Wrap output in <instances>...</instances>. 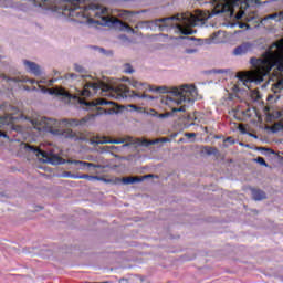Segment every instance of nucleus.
Instances as JSON below:
<instances>
[{
	"mask_svg": "<svg viewBox=\"0 0 283 283\" xmlns=\"http://www.w3.org/2000/svg\"><path fill=\"white\" fill-rule=\"evenodd\" d=\"M75 72H78L80 75L74 73H67L65 78L71 81L74 87H71L69 91L65 88L56 87L53 90H48L45 86H41L43 81H36L34 78L28 77H8L4 74H0L4 81H12L13 83H34L38 84V87L45 94H52L60 98L66 105H76V107H82V109H91L93 112L92 116H99L101 114H107V108L105 106L109 105L113 107L114 102L107 101L105 98H97L92 102H85L83 98H88L90 96H109L111 98H115L116 101H120L123 96H130L134 94L129 91L125 84H119L117 86H112L109 84H105L98 78H95L92 75L85 74V67L80 64L74 65ZM83 96V98L81 97Z\"/></svg>",
	"mask_w": 283,
	"mask_h": 283,
	"instance_id": "obj_1",
	"label": "nucleus"
},
{
	"mask_svg": "<svg viewBox=\"0 0 283 283\" xmlns=\"http://www.w3.org/2000/svg\"><path fill=\"white\" fill-rule=\"evenodd\" d=\"M252 70L237 75L233 92H247L252 83L268 81V101H280L283 96V39L274 42L261 57L250 60Z\"/></svg>",
	"mask_w": 283,
	"mask_h": 283,
	"instance_id": "obj_2",
	"label": "nucleus"
},
{
	"mask_svg": "<svg viewBox=\"0 0 283 283\" xmlns=\"http://www.w3.org/2000/svg\"><path fill=\"white\" fill-rule=\"evenodd\" d=\"M31 3L35 8H42L43 10H53L55 12L61 10L64 17H71L77 21L107 25L122 32H130V34L136 33L129 24L113 17L109 13V9L98 4L96 0H31Z\"/></svg>",
	"mask_w": 283,
	"mask_h": 283,
	"instance_id": "obj_3",
	"label": "nucleus"
},
{
	"mask_svg": "<svg viewBox=\"0 0 283 283\" xmlns=\"http://www.w3.org/2000/svg\"><path fill=\"white\" fill-rule=\"evenodd\" d=\"M126 81L134 87L136 91L129 90L133 94L124 95L123 98H148L149 101H154L151 95H147L145 92L148 90L150 92H158L159 94H167L161 97V103L164 105H168L171 112L166 113H157V118L160 120H165V118H169V116H174V114L180 112L185 114L189 108V105L196 103L198 101V88L193 84H182L179 86H159L151 87L147 83L138 82V80H129ZM123 98L120 101H123Z\"/></svg>",
	"mask_w": 283,
	"mask_h": 283,
	"instance_id": "obj_4",
	"label": "nucleus"
},
{
	"mask_svg": "<svg viewBox=\"0 0 283 283\" xmlns=\"http://www.w3.org/2000/svg\"><path fill=\"white\" fill-rule=\"evenodd\" d=\"M209 19V13L197 10L195 13L186 12L178 13L172 17L161 18L154 21H142L136 28L140 30H159V32H175V34H193L196 31L191 28L196 25H203Z\"/></svg>",
	"mask_w": 283,
	"mask_h": 283,
	"instance_id": "obj_5",
	"label": "nucleus"
},
{
	"mask_svg": "<svg viewBox=\"0 0 283 283\" xmlns=\"http://www.w3.org/2000/svg\"><path fill=\"white\" fill-rule=\"evenodd\" d=\"M87 123V118L78 119H62L56 120L54 118L38 117L31 120L32 127L38 132H48L53 136L60 138H75L76 134L72 132L70 127L83 126Z\"/></svg>",
	"mask_w": 283,
	"mask_h": 283,
	"instance_id": "obj_6",
	"label": "nucleus"
},
{
	"mask_svg": "<svg viewBox=\"0 0 283 283\" xmlns=\"http://www.w3.org/2000/svg\"><path fill=\"white\" fill-rule=\"evenodd\" d=\"M23 147L27 151H30L31 154H35V156L41 158L43 163H50L51 165H65L67 163L69 165H76L78 169H85V167H88V168L92 167L93 169H102L103 167L98 164H93L87 161H81V160H74V159L65 160L54 151H49V153L43 151L28 144H23Z\"/></svg>",
	"mask_w": 283,
	"mask_h": 283,
	"instance_id": "obj_7",
	"label": "nucleus"
},
{
	"mask_svg": "<svg viewBox=\"0 0 283 283\" xmlns=\"http://www.w3.org/2000/svg\"><path fill=\"white\" fill-rule=\"evenodd\" d=\"M180 120L184 123L182 129H189V127L202 123V114L200 112L188 113L182 115Z\"/></svg>",
	"mask_w": 283,
	"mask_h": 283,
	"instance_id": "obj_8",
	"label": "nucleus"
},
{
	"mask_svg": "<svg viewBox=\"0 0 283 283\" xmlns=\"http://www.w3.org/2000/svg\"><path fill=\"white\" fill-rule=\"evenodd\" d=\"M132 140H133V143H132ZM136 140H140V138L134 139L132 137H127V138L108 140L107 137H103L102 139H97L95 143H96V145H107V143H109L111 145H123L124 144L123 147H129V145H138V144H136Z\"/></svg>",
	"mask_w": 283,
	"mask_h": 283,
	"instance_id": "obj_9",
	"label": "nucleus"
},
{
	"mask_svg": "<svg viewBox=\"0 0 283 283\" xmlns=\"http://www.w3.org/2000/svg\"><path fill=\"white\" fill-rule=\"evenodd\" d=\"M22 64L24 65L25 72L33 74V76H41L43 74V67H41L36 62L23 60Z\"/></svg>",
	"mask_w": 283,
	"mask_h": 283,
	"instance_id": "obj_10",
	"label": "nucleus"
},
{
	"mask_svg": "<svg viewBox=\"0 0 283 283\" xmlns=\"http://www.w3.org/2000/svg\"><path fill=\"white\" fill-rule=\"evenodd\" d=\"M147 178H154V175H146L144 177L115 178V184L123 182V185H136L137 182H143V180H147Z\"/></svg>",
	"mask_w": 283,
	"mask_h": 283,
	"instance_id": "obj_11",
	"label": "nucleus"
},
{
	"mask_svg": "<svg viewBox=\"0 0 283 283\" xmlns=\"http://www.w3.org/2000/svg\"><path fill=\"white\" fill-rule=\"evenodd\" d=\"M130 143H136L137 145H140L142 147H149L151 145H158V143H171V139H169L167 137H163V138H157L154 140H149V139H137L136 142L130 140Z\"/></svg>",
	"mask_w": 283,
	"mask_h": 283,
	"instance_id": "obj_12",
	"label": "nucleus"
},
{
	"mask_svg": "<svg viewBox=\"0 0 283 283\" xmlns=\"http://www.w3.org/2000/svg\"><path fill=\"white\" fill-rule=\"evenodd\" d=\"M251 50H253V44L251 42H243L233 50L232 54L234 56H244V54H248Z\"/></svg>",
	"mask_w": 283,
	"mask_h": 283,
	"instance_id": "obj_13",
	"label": "nucleus"
},
{
	"mask_svg": "<svg viewBox=\"0 0 283 283\" xmlns=\"http://www.w3.org/2000/svg\"><path fill=\"white\" fill-rule=\"evenodd\" d=\"M143 12H145V10H142V11L123 10L120 11L119 15L123 17L125 21H135L136 17H138V14H143Z\"/></svg>",
	"mask_w": 283,
	"mask_h": 283,
	"instance_id": "obj_14",
	"label": "nucleus"
},
{
	"mask_svg": "<svg viewBox=\"0 0 283 283\" xmlns=\"http://www.w3.org/2000/svg\"><path fill=\"white\" fill-rule=\"evenodd\" d=\"M283 109L281 107H272L268 111V118L270 120H277V118H282Z\"/></svg>",
	"mask_w": 283,
	"mask_h": 283,
	"instance_id": "obj_15",
	"label": "nucleus"
},
{
	"mask_svg": "<svg viewBox=\"0 0 283 283\" xmlns=\"http://www.w3.org/2000/svg\"><path fill=\"white\" fill-rule=\"evenodd\" d=\"M251 193H252L253 200H265L266 198V192L258 188H252Z\"/></svg>",
	"mask_w": 283,
	"mask_h": 283,
	"instance_id": "obj_16",
	"label": "nucleus"
},
{
	"mask_svg": "<svg viewBox=\"0 0 283 283\" xmlns=\"http://www.w3.org/2000/svg\"><path fill=\"white\" fill-rule=\"evenodd\" d=\"M71 178H75V179H78V180H103V177H98V176H92V175H71Z\"/></svg>",
	"mask_w": 283,
	"mask_h": 283,
	"instance_id": "obj_17",
	"label": "nucleus"
},
{
	"mask_svg": "<svg viewBox=\"0 0 283 283\" xmlns=\"http://www.w3.org/2000/svg\"><path fill=\"white\" fill-rule=\"evenodd\" d=\"M203 151L205 154H207L208 156H218L220 154V151L218 150V148H213L211 146H206L203 147Z\"/></svg>",
	"mask_w": 283,
	"mask_h": 283,
	"instance_id": "obj_18",
	"label": "nucleus"
},
{
	"mask_svg": "<svg viewBox=\"0 0 283 283\" xmlns=\"http://www.w3.org/2000/svg\"><path fill=\"white\" fill-rule=\"evenodd\" d=\"M265 19H272L273 21H282L283 20V11H281L279 13L270 14Z\"/></svg>",
	"mask_w": 283,
	"mask_h": 283,
	"instance_id": "obj_19",
	"label": "nucleus"
},
{
	"mask_svg": "<svg viewBox=\"0 0 283 283\" xmlns=\"http://www.w3.org/2000/svg\"><path fill=\"white\" fill-rule=\"evenodd\" d=\"M124 72L125 74H134V67H132L129 64H125Z\"/></svg>",
	"mask_w": 283,
	"mask_h": 283,
	"instance_id": "obj_20",
	"label": "nucleus"
},
{
	"mask_svg": "<svg viewBox=\"0 0 283 283\" xmlns=\"http://www.w3.org/2000/svg\"><path fill=\"white\" fill-rule=\"evenodd\" d=\"M146 114H147V116H153L154 118H157V116H158V112H156V109H154V108L146 111Z\"/></svg>",
	"mask_w": 283,
	"mask_h": 283,
	"instance_id": "obj_21",
	"label": "nucleus"
},
{
	"mask_svg": "<svg viewBox=\"0 0 283 283\" xmlns=\"http://www.w3.org/2000/svg\"><path fill=\"white\" fill-rule=\"evenodd\" d=\"M214 74H222L223 76H227L229 74V70L219 69L213 71Z\"/></svg>",
	"mask_w": 283,
	"mask_h": 283,
	"instance_id": "obj_22",
	"label": "nucleus"
},
{
	"mask_svg": "<svg viewBox=\"0 0 283 283\" xmlns=\"http://www.w3.org/2000/svg\"><path fill=\"white\" fill-rule=\"evenodd\" d=\"M255 161L259 164V165H262L263 167H269V165L266 164V161L264 160L263 157H258L255 159Z\"/></svg>",
	"mask_w": 283,
	"mask_h": 283,
	"instance_id": "obj_23",
	"label": "nucleus"
},
{
	"mask_svg": "<svg viewBox=\"0 0 283 283\" xmlns=\"http://www.w3.org/2000/svg\"><path fill=\"white\" fill-rule=\"evenodd\" d=\"M217 36H220V31L214 32V33L210 36L212 43H218V41H216V38H217Z\"/></svg>",
	"mask_w": 283,
	"mask_h": 283,
	"instance_id": "obj_24",
	"label": "nucleus"
},
{
	"mask_svg": "<svg viewBox=\"0 0 283 283\" xmlns=\"http://www.w3.org/2000/svg\"><path fill=\"white\" fill-rule=\"evenodd\" d=\"M128 107H130V109H134L135 112H142V109H143L142 107H138L134 104L129 105Z\"/></svg>",
	"mask_w": 283,
	"mask_h": 283,
	"instance_id": "obj_25",
	"label": "nucleus"
},
{
	"mask_svg": "<svg viewBox=\"0 0 283 283\" xmlns=\"http://www.w3.org/2000/svg\"><path fill=\"white\" fill-rule=\"evenodd\" d=\"M99 180H103V182H107V184H109V182H113V185H116V179H105V178H102V179H99Z\"/></svg>",
	"mask_w": 283,
	"mask_h": 283,
	"instance_id": "obj_26",
	"label": "nucleus"
},
{
	"mask_svg": "<svg viewBox=\"0 0 283 283\" xmlns=\"http://www.w3.org/2000/svg\"><path fill=\"white\" fill-rule=\"evenodd\" d=\"M186 138H196V133H185Z\"/></svg>",
	"mask_w": 283,
	"mask_h": 283,
	"instance_id": "obj_27",
	"label": "nucleus"
},
{
	"mask_svg": "<svg viewBox=\"0 0 283 283\" xmlns=\"http://www.w3.org/2000/svg\"><path fill=\"white\" fill-rule=\"evenodd\" d=\"M108 149H109L111 151H119V148L116 147V146H109Z\"/></svg>",
	"mask_w": 283,
	"mask_h": 283,
	"instance_id": "obj_28",
	"label": "nucleus"
},
{
	"mask_svg": "<svg viewBox=\"0 0 283 283\" xmlns=\"http://www.w3.org/2000/svg\"><path fill=\"white\" fill-rule=\"evenodd\" d=\"M187 54H193L196 53V50L195 49H188L186 50Z\"/></svg>",
	"mask_w": 283,
	"mask_h": 283,
	"instance_id": "obj_29",
	"label": "nucleus"
},
{
	"mask_svg": "<svg viewBox=\"0 0 283 283\" xmlns=\"http://www.w3.org/2000/svg\"><path fill=\"white\" fill-rule=\"evenodd\" d=\"M0 136H1L2 138H8V135H7L4 132H0Z\"/></svg>",
	"mask_w": 283,
	"mask_h": 283,
	"instance_id": "obj_30",
	"label": "nucleus"
},
{
	"mask_svg": "<svg viewBox=\"0 0 283 283\" xmlns=\"http://www.w3.org/2000/svg\"><path fill=\"white\" fill-rule=\"evenodd\" d=\"M226 143H233V138H232V137H228V138L226 139Z\"/></svg>",
	"mask_w": 283,
	"mask_h": 283,
	"instance_id": "obj_31",
	"label": "nucleus"
},
{
	"mask_svg": "<svg viewBox=\"0 0 283 283\" xmlns=\"http://www.w3.org/2000/svg\"><path fill=\"white\" fill-rule=\"evenodd\" d=\"M67 178H72V174H70V172H66V175H65Z\"/></svg>",
	"mask_w": 283,
	"mask_h": 283,
	"instance_id": "obj_32",
	"label": "nucleus"
},
{
	"mask_svg": "<svg viewBox=\"0 0 283 283\" xmlns=\"http://www.w3.org/2000/svg\"><path fill=\"white\" fill-rule=\"evenodd\" d=\"M0 125H3V117L0 116Z\"/></svg>",
	"mask_w": 283,
	"mask_h": 283,
	"instance_id": "obj_33",
	"label": "nucleus"
},
{
	"mask_svg": "<svg viewBox=\"0 0 283 283\" xmlns=\"http://www.w3.org/2000/svg\"><path fill=\"white\" fill-rule=\"evenodd\" d=\"M244 25H247V24H240V28H244Z\"/></svg>",
	"mask_w": 283,
	"mask_h": 283,
	"instance_id": "obj_34",
	"label": "nucleus"
},
{
	"mask_svg": "<svg viewBox=\"0 0 283 283\" xmlns=\"http://www.w3.org/2000/svg\"><path fill=\"white\" fill-rule=\"evenodd\" d=\"M1 196H6V195H4L3 192H0V197H1Z\"/></svg>",
	"mask_w": 283,
	"mask_h": 283,
	"instance_id": "obj_35",
	"label": "nucleus"
}]
</instances>
